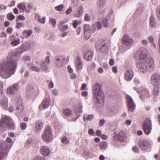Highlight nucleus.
Wrapping results in <instances>:
<instances>
[{
	"label": "nucleus",
	"instance_id": "1",
	"mask_svg": "<svg viewBox=\"0 0 160 160\" xmlns=\"http://www.w3.org/2000/svg\"><path fill=\"white\" fill-rule=\"evenodd\" d=\"M24 52L20 48L16 49L14 54H8L6 58L0 64V76L2 78L7 79L13 75L17 68L18 57Z\"/></svg>",
	"mask_w": 160,
	"mask_h": 160
},
{
	"label": "nucleus",
	"instance_id": "2",
	"mask_svg": "<svg viewBox=\"0 0 160 160\" xmlns=\"http://www.w3.org/2000/svg\"><path fill=\"white\" fill-rule=\"evenodd\" d=\"M102 85L98 82L94 84L92 87L93 96L94 99H96L97 105L99 104V107L103 105V101L104 98V92L101 89Z\"/></svg>",
	"mask_w": 160,
	"mask_h": 160
},
{
	"label": "nucleus",
	"instance_id": "3",
	"mask_svg": "<svg viewBox=\"0 0 160 160\" xmlns=\"http://www.w3.org/2000/svg\"><path fill=\"white\" fill-rule=\"evenodd\" d=\"M13 144L12 139L7 137L5 141L2 142L0 144V160L7 157L10 149Z\"/></svg>",
	"mask_w": 160,
	"mask_h": 160
},
{
	"label": "nucleus",
	"instance_id": "4",
	"mask_svg": "<svg viewBox=\"0 0 160 160\" xmlns=\"http://www.w3.org/2000/svg\"><path fill=\"white\" fill-rule=\"evenodd\" d=\"M50 60L49 56L46 57L45 60H37L35 62V64L39 66L40 71L47 72L48 70V66L50 63Z\"/></svg>",
	"mask_w": 160,
	"mask_h": 160
},
{
	"label": "nucleus",
	"instance_id": "5",
	"mask_svg": "<svg viewBox=\"0 0 160 160\" xmlns=\"http://www.w3.org/2000/svg\"><path fill=\"white\" fill-rule=\"evenodd\" d=\"M148 51L143 47H141L135 54V56L138 55L140 61H146L148 55Z\"/></svg>",
	"mask_w": 160,
	"mask_h": 160
},
{
	"label": "nucleus",
	"instance_id": "6",
	"mask_svg": "<svg viewBox=\"0 0 160 160\" xmlns=\"http://www.w3.org/2000/svg\"><path fill=\"white\" fill-rule=\"evenodd\" d=\"M42 137L44 140L49 141L53 139V133L51 127L48 126L45 129L44 132L42 134Z\"/></svg>",
	"mask_w": 160,
	"mask_h": 160
},
{
	"label": "nucleus",
	"instance_id": "7",
	"mask_svg": "<svg viewBox=\"0 0 160 160\" xmlns=\"http://www.w3.org/2000/svg\"><path fill=\"white\" fill-rule=\"evenodd\" d=\"M142 128L146 135H149L152 130L151 121L148 119L146 120L143 122Z\"/></svg>",
	"mask_w": 160,
	"mask_h": 160
},
{
	"label": "nucleus",
	"instance_id": "8",
	"mask_svg": "<svg viewBox=\"0 0 160 160\" xmlns=\"http://www.w3.org/2000/svg\"><path fill=\"white\" fill-rule=\"evenodd\" d=\"M126 102L129 112H132L134 111L136 105L132 97L128 95L126 96Z\"/></svg>",
	"mask_w": 160,
	"mask_h": 160
},
{
	"label": "nucleus",
	"instance_id": "9",
	"mask_svg": "<svg viewBox=\"0 0 160 160\" xmlns=\"http://www.w3.org/2000/svg\"><path fill=\"white\" fill-rule=\"evenodd\" d=\"M65 60V57L63 55L59 54L56 56L54 61L55 65L58 67H61L63 64L64 61Z\"/></svg>",
	"mask_w": 160,
	"mask_h": 160
},
{
	"label": "nucleus",
	"instance_id": "10",
	"mask_svg": "<svg viewBox=\"0 0 160 160\" xmlns=\"http://www.w3.org/2000/svg\"><path fill=\"white\" fill-rule=\"evenodd\" d=\"M11 120V118L8 116H2L0 122V132L2 131L4 126H7Z\"/></svg>",
	"mask_w": 160,
	"mask_h": 160
},
{
	"label": "nucleus",
	"instance_id": "11",
	"mask_svg": "<svg viewBox=\"0 0 160 160\" xmlns=\"http://www.w3.org/2000/svg\"><path fill=\"white\" fill-rule=\"evenodd\" d=\"M146 61H140L137 63V67L141 73H144L147 70Z\"/></svg>",
	"mask_w": 160,
	"mask_h": 160
},
{
	"label": "nucleus",
	"instance_id": "12",
	"mask_svg": "<svg viewBox=\"0 0 160 160\" xmlns=\"http://www.w3.org/2000/svg\"><path fill=\"white\" fill-rule=\"evenodd\" d=\"M150 82L152 85H158L160 83V75L157 72L154 73L151 78Z\"/></svg>",
	"mask_w": 160,
	"mask_h": 160
},
{
	"label": "nucleus",
	"instance_id": "13",
	"mask_svg": "<svg viewBox=\"0 0 160 160\" xmlns=\"http://www.w3.org/2000/svg\"><path fill=\"white\" fill-rule=\"evenodd\" d=\"M19 84V82H18L10 87L8 88L7 89L8 93L12 95H14L16 92L19 90L20 87Z\"/></svg>",
	"mask_w": 160,
	"mask_h": 160
},
{
	"label": "nucleus",
	"instance_id": "14",
	"mask_svg": "<svg viewBox=\"0 0 160 160\" xmlns=\"http://www.w3.org/2000/svg\"><path fill=\"white\" fill-rule=\"evenodd\" d=\"M140 149L142 151H146L150 147L149 142L147 140H141L138 143Z\"/></svg>",
	"mask_w": 160,
	"mask_h": 160
},
{
	"label": "nucleus",
	"instance_id": "15",
	"mask_svg": "<svg viewBox=\"0 0 160 160\" xmlns=\"http://www.w3.org/2000/svg\"><path fill=\"white\" fill-rule=\"evenodd\" d=\"M97 4L99 13H102L105 11L106 9L104 8L106 4V0H98Z\"/></svg>",
	"mask_w": 160,
	"mask_h": 160
},
{
	"label": "nucleus",
	"instance_id": "16",
	"mask_svg": "<svg viewBox=\"0 0 160 160\" xmlns=\"http://www.w3.org/2000/svg\"><path fill=\"white\" fill-rule=\"evenodd\" d=\"M133 75V72L132 69H127L125 72L124 78L127 81H130L132 79Z\"/></svg>",
	"mask_w": 160,
	"mask_h": 160
},
{
	"label": "nucleus",
	"instance_id": "17",
	"mask_svg": "<svg viewBox=\"0 0 160 160\" xmlns=\"http://www.w3.org/2000/svg\"><path fill=\"white\" fill-rule=\"evenodd\" d=\"M150 94L148 89L145 87H142L141 93L139 97L143 101L145 100L146 98H150Z\"/></svg>",
	"mask_w": 160,
	"mask_h": 160
},
{
	"label": "nucleus",
	"instance_id": "18",
	"mask_svg": "<svg viewBox=\"0 0 160 160\" xmlns=\"http://www.w3.org/2000/svg\"><path fill=\"white\" fill-rule=\"evenodd\" d=\"M146 63L147 70L149 72L153 71L154 68V63L152 58H149L147 61L146 60Z\"/></svg>",
	"mask_w": 160,
	"mask_h": 160
},
{
	"label": "nucleus",
	"instance_id": "19",
	"mask_svg": "<svg viewBox=\"0 0 160 160\" xmlns=\"http://www.w3.org/2000/svg\"><path fill=\"white\" fill-rule=\"evenodd\" d=\"M91 28L89 25L85 24L84 25V34L87 39H89L91 36Z\"/></svg>",
	"mask_w": 160,
	"mask_h": 160
},
{
	"label": "nucleus",
	"instance_id": "20",
	"mask_svg": "<svg viewBox=\"0 0 160 160\" xmlns=\"http://www.w3.org/2000/svg\"><path fill=\"white\" fill-rule=\"evenodd\" d=\"M35 65L33 62H29L27 64L28 68L31 70L36 72H39L40 71V68L39 66Z\"/></svg>",
	"mask_w": 160,
	"mask_h": 160
},
{
	"label": "nucleus",
	"instance_id": "21",
	"mask_svg": "<svg viewBox=\"0 0 160 160\" xmlns=\"http://www.w3.org/2000/svg\"><path fill=\"white\" fill-rule=\"evenodd\" d=\"M50 104V100L49 98H45L42 103L39 107V109H45L48 108Z\"/></svg>",
	"mask_w": 160,
	"mask_h": 160
},
{
	"label": "nucleus",
	"instance_id": "22",
	"mask_svg": "<svg viewBox=\"0 0 160 160\" xmlns=\"http://www.w3.org/2000/svg\"><path fill=\"white\" fill-rule=\"evenodd\" d=\"M93 52L91 51H87L83 55V58L86 61H90L93 56Z\"/></svg>",
	"mask_w": 160,
	"mask_h": 160
},
{
	"label": "nucleus",
	"instance_id": "23",
	"mask_svg": "<svg viewBox=\"0 0 160 160\" xmlns=\"http://www.w3.org/2000/svg\"><path fill=\"white\" fill-rule=\"evenodd\" d=\"M41 154L44 156H48L50 154V150L48 147L42 146L40 149Z\"/></svg>",
	"mask_w": 160,
	"mask_h": 160
},
{
	"label": "nucleus",
	"instance_id": "24",
	"mask_svg": "<svg viewBox=\"0 0 160 160\" xmlns=\"http://www.w3.org/2000/svg\"><path fill=\"white\" fill-rule=\"evenodd\" d=\"M0 104L3 109H7L8 106V98L5 96H3L0 101Z\"/></svg>",
	"mask_w": 160,
	"mask_h": 160
},
{
	"label": "nucleus",
	"instance_id": "25",
	"mask_svg": "<svg viewBox=\"0 0 160 160\" xmlns=\"http://www.w3.org/2000/svg\"><path fill=\"white\" fill-rule=\"evenodd\" d=\"M75 64L76 68L78 70H81L83 67V63L81 58L78 56L76 57Z\"/></svg>",
	"mask_w": 160,
	"mask_h": 160
},
{
	"label": "nucleus",
	"instance_id": "26",
	"mask_svg": "<svg viewBox=\"0 0 160 160\" xmlns=\"http://www.w3.org/2000/svg\"><path fill=\"white\" fill-rule=\"evenodd\" d=\"M122 40L123 43L126 45L132 44L133 42V39L127 35L124 36Z\"/></svg>",
	"mask_w": 160,
	"mask_h": 160
},
{
	"label": "nucleus",
	"instance_id": "27",
	"mask_svg": "<svg viewBox=\"0 0 160 160\" xmlns=\"http://www.w3.org/2000/svg\"><path fill=\"white\" fill-rule=\"evenodd\" d=\"M16 110L18 113H20L23 112L24 110V107L22 102L21 99H19L18 102L17 104Z\"/></svg>",
	"mask_w": 160,
	"mask_h": 160
},
{
	"label": "nucleus",
	"instance_id": "28",
	"mask_svg": "<svg viewBox=\"0 0 160 160\" xmlns=\"http://www.w3.org/2000/svg\"><path fill=\"white\" fill-rule=\"evenodd\" d=\"M154 86L152 92V94L155 97H157L159 94L160 88L158 85H154Z\"/></svg>",
	"mask_w": 160,
	"mask_h": 160
},
{
	"label": "nucleus",
	"instance_id": "29",
	"mask_svg": "<svg viewBox=\"0 0 160 160\" xmlns=\"http://www.w3.org/2000/svg\"><path fill=\"white\" fill-rule=\"evenodd\" d=\"M82 7L81 6L77 9L74 16L78 18L80 17L82 13Z\"/></svg>",
	"mask_w": 160,
	"mask_h": 160
},
{
	"label": "nucleus",
	"instance_id": "30",
	"mask_svg": "<svg viewBox=\"0 0 160 160\" xmlns=\"http://www.w3.org/2000/svg\"><path fill=\"white\" fill-rule=\"evenodd\" d=\"M34 144L33 140L31 138H28L26 142L25 147L26 148H29L32 146Z\"/></svg>",
	"mask_w": 160,
	"mask_h": 160
},
{
	"label": "nucleus",
	"instance_id": "31",
	"mask_svg": "<svg viewBox=\"0 0 160 160\" xmlns=\"http://www.w3.org/2000/svg\"><path fill=\"white\" fill-rule=\"evenodd\" d=\"M43 126L42 122L40 120L37 121L35 123L36 130L37 131L41 130Z\"/></svg>",
	"mask_w": 160,
	"mask_h": 160
},
{
	"label": "nucleus",
	"instance_id": "32",
	"mask_svg": "<svg viewBox=\"0 0 160 160\" xmlns=\"http://www.w3.org/2000/svg\"><path fill=\"white\" fill-rule=\"evenodd\" d=\"M82 108L83 106L81 104L79 103L78 106L77 108H76L75 110V114H77V113L78 115H80V116L83 112Z\"/></svg>",
	"mask_w": 160,
	"mask_h": 160
},
{
	"label": "nucleus",
	"instance_id": "33",
	"mask_svg": "<svg viewBox=\"0 0 160 160\" xmlns=\"http://www.w3.org/2000/svg\"><path fill=\"white\" fill-rule=\"evenodd\" d=\"M93 18V14L91 13H85L84 16V20L88 22H90Z\"/></svg>",
	"mask_w": 160,
	"mask_h": 160
},
{
	"label": "nucleus",
	"instance_id": "34",
	"mask_svg": "<svg viewBox=\"0 0 160 160\" xmlns=\"http://www.w3.org/2000/svg\"><path fill=\"white\" fill-rule=\"evenodd\" d=\"M23 52L28 51L31 49L30 45L27 43L22 44L20 47Z\"/></svg>",
	"mask_w": 160,
	"mask_h": 160
},
{
	"label": "nucleus",
	"instance_id": "35",
	"mask_svg": "<svg viewBox=\"0 0 160 160\" xmlns=\"http://www.w3.org/2000/svg\"><path fill=\"white\" fill-rule=\"evenodd\" d=\"M99 147L100 149L105 150L108 148V146L106 142H102L99 143Z\"/></svg>",
	"mask_w": 160,
	"mask_h": 160
},
{
	"label": "nucleus",
	"instance_id": "36",
	"mask_svg": "<svg viewBox=\"0 0 160 160\" xmlns=\"http://www.w3.org/2000/svg\"><path fill=\"white\" fill-rule=\"evenodd\" d=\"M102 46L100 48V51L102 53L106 52L108 50V46L105 43L102 42Z\"/></svg>",
	"mask_w": 160,
	"mask_h": 160
},
{
	"label": "nucleus",
	"instance_id": "37",
	"mask_svg": "<svg viewBox=\"0 0 160 160\" xmlns=\"http://www.w3.org/2000/svg\"><path fill=\"white\" fill-rule=\"evenodd\" d=\"M93 114L84 115L83 116V120L86 122L87 120L90 121L94 118Z\"/></svg>",
	"mask_w": 160,
	"mask_h": 160
},
{
	"label": "nucleus",
	"instance_id": "38",
	"mask_svg": "<svg viewBox=\"0 0 160 160\" xmlns=\"http://www.w3.org/2000/svg\"><path fill=\"white\" fill-rule=\"evenodd\" d=\"M150 25L151 27L154 28L156 27V23L155 19L154 17L152 15L150 18Z\"/></svg>",
	"mask_w": 160,
	"mask_h": 160
},
{
	"label": "nucleus",
	"instance_id": "39",
	"mask_svg": "<svg viewBox=\"0 0 160 160\" xmlns=\"http://www.w3.org/2000/svg\"><path fill=\"white\" fill-rule=\"evenodd\" d=\"M36 18L38 19L39 22L42 24H44L45 22L46 17H43L42 19H41V17L39 14L36 15Z\"/></svg>",
	"mask_w": 160,
	"mask_h": 160
},
{
	"label": "nucleus",
	"instance_id": "40",
	"mask_svg": "<svg viewBox=\"0 0 160 160\" xmlns=\"http://www.w3.org/2000/svg\"><path fill=\"white\" fill-rule=\"evenodd\" d=\"M17 7L18 8L21 9L23 11L25 10L26 9V5L25 2L18 4Z\"/></svg>",
	"mask_w": 160,
	"mask_h": 160
},
{
	"label": "nucleus",
	"instance_id": "41",
	"mask_svg": "<svg viewBox=\"0 0 160 160\" xmlns=\"http://www.w3.org/2000/svg\"><path fill=\"white\" fill-rule=\"evenodd\" d=\"M18 19H17L16 21L17 25H16V28L18 29H19V28H22L23 27L25 26V24L24 23L22 22H18Z\"/></svg>",
	"mask_w": 160,
	"mask_h": 160
},
{
	"label": "nucleus",
	"instance_id": "42",
	"mask_svg": "<svg viewBox=\"0 0 160 160\" xmlns=\"http://www.w3.org/2000/svg\"><path fill=\"white\" fill-rule=\"evenodd\" d=\"M61 32H63L67 31L68 28V25H64L59 27Z\"/></svg>",
	"mask_w": 160,
	"mask_h": 160
},
{
	"label": "nucleus",
	"instance_id": "43",
	"mask_svg": "<svg viewBox=\"0 0 160 160\" xmlns=\"http://www.w3.org/2000/svg\"><path fill=\"white\" fill-rule=\"evenodd\" d=\"M8 128L10 129L13 130L15 128V123L12 122H10L8 123Z\"/></svg>",
	"mask_w": 160,
	"mask_h": 160
},
{
	"label": "nucleus",
	"instance_id": "44",
	"mask_svg": "<svg viewBox=\"0 0 160 160\" xmlns=\"http://www.w3.org/2000/svg\"><path fill=\"white\" fill-rule=\"evenodd\" d=\"M20 42V39L18 38L17 40H12L11 42V44L13 46H16L19 44Z\"/></svg>",
	"mask_w": 160,
	"mask_h": 160
},
{
	"label": "nucleus",
	"instance_id": "45",
	"mask_svg": "<svg viewBox=\"0 0 160 160\" xmlns=\"http://www.w3.org/2000/svg\"><path fill=\"white\" fill-rule=\"evenodd\" d=\"M63 113L64 115L67 116H70L72 113L71 111L68 109H66L63 110Z\"/></svg>",
	"mask_w": 160,
	"mask_h": 160
},
{
	"label": "nucleus",
	"instance_id": "46",
	"mask_svg": "<svg viewBox=\"0 0 160 160\" xmlns=\"http://www.w3.org/2000/svg\"><path fill=\"white\" fill-rule=\"evenodd\" d=\"M32 31L31 30H24L22 32V34L25 35L26 34L27 37H29L32 33Z\"/></svg>",
	"mask_w": 160,
	"mask_h": 160
},
{
	"label": "nucleus",
	"instance_id": "47",
	"mask_svg": "<svg viewBox=\"0 0 160 160\" xmlns=\"http://www.w3.org/2000/svg\"><path fill=\"white\" fill-rule=\"evenodd\" d=\"M102 22L104 27L106 28L108 27V21L107 18H103L102 20Z\"/></svg>",
	"mask_w": 160,
	"mask_h": 160
},
{
	"label": "nucleus",
	"instance_id": "48",
	"mask_svg": "<svg viewBox=\"0 0 160 160\" xmlns=\"http://www.w3.org/2000/svg\"><path fill=\"white\" fill-rule=\"evenodd\" d=\"M7 18L10 20H13L15 18V16L12 14V12H10L7 15Z\"/></svg>",
	"mask_w": 160,
	"mask_h": 160
},
{
	"label": "nucleus",
	"instance_id": "49",
	"mask_svg": "<svg viewBox=\"0 0 160 160\" xmlns=\"http://www.w3.org/2000/svg\"><path fill=\"white\" fill-rule=\"evenodd\" d=\"M63 144H68L69 143V141L67 137L66 136H64L61 140Z\"/></svg>",
	"mask_w": 160,
	"mask_h": 160
},
{
	"label": "nucleus",
	"instance_id": "50",
	"mask_svg": "<svg viewBox=\"0 0 160 160\" xmlns=\"http://www.w3.org/2000/svg\"><path fill=\"white\" fill-rule=\"evenodd\" d=\"M50 22L51 23L52 27L54 28H55L56 26V21L55 18H49Z\"/></svg>",
	"mask_w": 160,
	"mask_h": 160
},
{
	"label": "nucleus",
	"instance_id": "51",
	"mask_svg": "<svg viewBox=\"0 0 160 160\" xmlns=\"http://www.w3.org/2000/svg\"><path fill=\"white\" fill-rule=\"evenodd\" d=\"M96 27H97L98 30H101L102 28V25L101 22H97L95 23Z\"/></svg>",
	"mask_w": 160,
	"mask_h": 160
},
{
	"label": "nucleus",
	"instance_id": "52",
	"mask_svg": "<svg viewBox=\"0 0 160 160\" xmlns=\"http://www.w3.org/2000/svg\"><path fill=\"white\" fill-rule=\"evenodd\" d=\"M63 5L62 4H60L55 7V9L58 11H60L63 9Z\"/></svg>",
	"mask_w": 160,
	"mask_h": 160
},
{
	"label": "nucleus",
	"instance_id": "53",
	"mask_svg": "<svg viewBox=\"0 0 160 160\" xmlns=\"http://www.w3.org/2000/svg\"><path fill=\"white\" fill-rule=\"evenodd\" d=\"M156 14L157 18L160 20V6H158L157 8Z\"/></svg>",
	"mask_w": 160,
	"mask_h": 160
},
{
	"label": "nucleus",
	"instance_id": "54",
	"mask_svg": "<svg viewBox=\"0 0 160 160\" xmlns=\"http://www.w3.org/2000/svg\"><path fill=\"white\" fill-rule=\"evenodd\" d=\"M20 128L22 130H25L27 128V124L25 122L21 123L20 124Z\"/></svg>",
	"mask_w": 160,
	"mask_h": 160
},
{
	"label": "nucleus",
	"instance_id": "55",
	"mask_svg": "<svg viewBox=\"0 0 160 160\" xmlns=\"http://www.w3.org/2000/svg\"><path fill=\"white\" fill-rule=\"evenodd\" d=\"M33 160H45V158L43 157L37 156L34 158Z\"/></svg>",
	"mask_w": 160,
	"mask_h": 160
},
{
	"label": "nucleus",
	"instance_id": "56",
	"mask_svg": "<svg viewBox=\"0 0 160 160\" xmlns=\"http://www.w3.org/2000/svg\"><path fill=\"white\" fill-rule=\"evenodd\" d=\"M23 60L24 61H30L31 59V57L29 56H25L23 57Z\"/></svg>",
	"mask_w": 160,
	"mask_h": 160
},
{
	"label": "nucleus",
	"instance_id": "57",
	"mask_svg": "<svg viewBox=\"0 0 160 160\" xmlns=\"http://www.w3.org/2000/svg\"><path fill=\"white\" fill-rule=\"evenodd\" d=\"M67 21H65V20L61 21H60L58 24V27H60V26H62Z\"/></svg>",
	"mask_w": 160,
	"mask_h": 160
},
{
	"label": "nucleus",
	"instance_id": "58",
	"mask_svg": "<svg viewBox=\"0 0 160 160\" xmlns=\"http://www.w3.org/2000/svg\"><path fill=\"white\" fill-rule=\"evenodd\" d=\"M78 21L77 20H75L73 21V27L74 28H76L78 26Z\"/></svg>",
	"mask_w": 160,
	"mask_h": 160
},
{
	"label": "nucleus",
	"instance_id": "59",
	"mask_svg": "<svg viewBox=\"0 0 160 160\" xmlns=\"http://www.w3.org/2000/svg\"><path fill=\"white\" fill-rule=\"evenodd\" d=\"M72 8L71 7H69L68 8L66 11V14L67 15L70 14L72 11Z\"/></svg>",
	"mask_w": 160,
	"mask_h": 160
},
{
	"label": "nucleus",
	"instance_id": "60",
	"mask_svg": "<svg viewBox=\"0 0 160 160\" xmlns=\"http://www.w3.org/2000/svg\"><path fill=\"white\" fill-rule=\"evenodd\" d=\"M13 31L12 29L11 28H8L6 30L8 34H11Z\"/></svg>",
	"mask_w": 160,
	"mask_h": 160
},
{
	"label": "nucleus",
	"instance_id": "61",
	"mask_svg": "<svg viewBox=\"0 0 160 160\" xmlns=\"http://www.w3.org/2000/svg\"><path fill=\"white\" fill-rule=\"evenodd\" d=\"M96 31V27L95 25H93L92 26V28H91V31L92 33H94Z\"/></svg>",
	"mask_w": 160,
	"mask_h": 160
},
{
	"label": "nucleus",
	"instance_id": "62",
	"mask_svg": "<svg viewBox=\"0 0 160 160\" xmlns=\"http://www.w3.org/2000/svg\"><path fill=\"white\" fill-rule=\"evenodd\" d=\"M105 122V121L104 119H101L99 121V125L101 127L104 124Z\"/></svg>",
	"mask_w": 160,
	"mask_h": 160
},
{
	"label": "nucleus",
	"instance_id": "63",
	"mask_svg": "<svg viewBox=\"0 0 160 160\" xmlns=\"http://www.w3.org/2000/svg\"><path fill=\"white\" fill-rule=\"evenodd\" d=\"M7 36V34L5 32H2V33H0V38L6 37Z\"/></svg>",
	"mask_w": 160,
	"mask_h": 160
},
{
	"label": "nucleus",
	"instance_id": "64",
	"mask_svg": "<svg viewBox=\"0 0 160 160\" xmlns=\"http://www.w3.org/2000/svg\"><path fill=\"white\" fill-rule=\"evenodd\" d=\"M148 41L151 43H153L154 42V38L152 36H150L148 37Z\"/></svg>",
	"mask_w": 160,
	"mask_h": 160
}]
</instances>
